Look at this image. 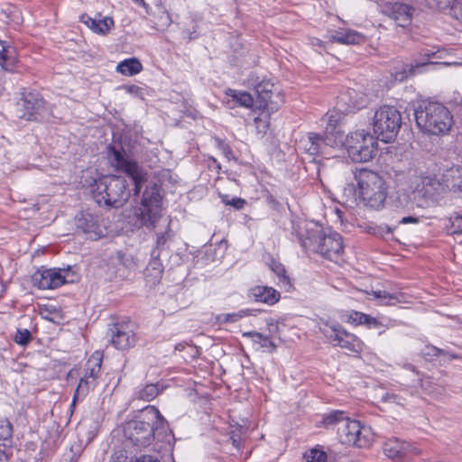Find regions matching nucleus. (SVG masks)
<instances>
[{"mask_svg": "<svg viewBox=\"0 0 462 462\" xmlns=\"http://www.w3.org/2000/svg\"><path fill=\"white\" fill-rule=\"evenodd\" d=\"M422 186L425 191L430 194H441L446 192L444 182L442 181V175H427L422 178Z\"/></svg>", "mask_w": 462, "mask_h": 462, "instance_id": "nucleus-27", "label": "nucleus"}, {"mask_svg": "<svg viewBox=\"0 0 462 462\" xmlns=\"http://www.w3.org/2000/svg\"><path fill=\"white\" fill-rule=\"evenodd\" d=\"M16 63L14 48L0 41V66L6 71H13Z\"/></svg>", "mask_w": 462, "mask_h": 462, "instance_id": "nucleus-24", "label": "nucleus"}, {"mask_svg": "<svg viewBox=\"0 0 462 462\" xmlns=\"http://www.w3.org/2000/svg\"><path fill=\"white\" fill-rule=\"evenodd\" d=\"M450 226H447L450 234H462V215L457 213L449 217Z\"/></svg>", "mask_w": 462, "mask_h": 462, "instance_id": "nucleus-39", "label": "nucleus"}, {"mask_svg": "<svg viewBox=\"0 0 462 462\" xmlns=\"http://www.w3.org/2000/svg\"><path fill=\"white\" fill-rule=\"evenodd\" d=\"M302 143L308 153L310 155H318L326 153V149L328 147V143H332L329 139H326V136L310 133L309 134L307 140L302 141Z\"/></svg>", "mask_w": 462, "mask_h": 462, "instance_id": "nucleus-19", "label": "nucleus"}, {"mask_svg": "<svg viewBox=\"0 0 462 462\" xmlns=\"http://www.w3.org/2000/svg\"><path fill=\"white\" fill-rule=\"evenodd\" d=\"M340 102L346 106L348 112L365 107L370 101L369 96L359 88H348L340 97Z\"/></svg>", "mask_w": 462, "mask_h": 462, "instance_id": "nucleus-17", "label": "nucleus"}, {"mask_svg": "<svg viewBox=\"0 0 462 462\" xmlns=\"http://www.w3.org/2000/svg\"><path fill=\"white\" fill-rule=\"evenodd\" d=\"M326 139H329L332 143H328V147H345L346 149L347 135L345 134L344 131L340 127L336 130H329L326 127Z\"/></svg>", "mask_w": 462, "mask_h": 462, "instance_id": "nucleus-31", "label": "nucleus"}, {"mask_svg": "<svg viewBox=\"0 0 462 462\" xmlns=\"http://www.w3.org/2000/svg\"><path fill=\"white\" fill-rule=\"evenodd\" d=\"M13 436V425L7 419L0 420V439L6 440Z\"/></svg>", "mask_w": 462, "mask_h": 462, "instance_id": "nucleus-41", "label": "nucleus"}, {"mask_svg": "<svg viewBox=\"0 0 462 462\" xmlns=\"http://www.w3.org/2000/svg\"><path fill=\"white\" fill-rule=\"evenodd\" d=\"M377 142L365 130H356L347 135L346 151L349 158L355 162H365L375 154Z\"/></svg>", "mask_w": 462, "mask_h": 462, "instance_id": "nucleus-7", "label": "nucleus"}, {"mask_svg": "<svg viewBox=\"0 0 462 462\" xmlns=\"http://www.w3.org/2000/svg\"><path fill=\"white\" fill-rule=\"evenodd\" d=\"M262 346L267 347L268 346H272L273 347H275L274 344L268 338V337H263L262 343H260Z\"/></svg>", "mask_w": 462, "mask_h": 462, "instance_id": "nucleus-59", "label": "nucleus"}, {"mask_svg": "<svg viewBox=\"0 0 462 462\" xmlns=\"http://www.w3.org/2000/svg\"><path fill=\"white\" fill-rule=\"evenodd\" d=\"M414 116L420 131L431 135L447 134L453 124V117L449 110L438 102L420 105L415 110Z\"/></svg>", "mask_w": 462, "mask_h": 462, "instance_id": "nucleus-4", "label": "nucleus"}, {"mask_svg": "<svg viewBox=\"0 0 462 462\" xmlns=\"http://www.w3.org/2000/svg\"><path fill=\"white\" fill-rule=\"evenodd\" d=\"M319 331L334 346H338L352 352H359L362 348L360 339L354 334L346 332L337 323L321 322L319 324Z\"/></svg>", "mask_w": 462, "mask_h": 462, "instance_id": "nucleus-11", "label": "nucleus"}, {"mask_svg": "<svg viewBox=\"0 0 462 462\" xmlns=\"http://www.w3.org/2000/svg\"><path fill=\"white\" fill-rule=\"evenodd\" d=\"M136 462H160L157 458H153L152 456H143Z\"/></svg>", "mask_w": 462, "mask_h": 462, "instance_id": "nucleus-58", "label": "nucleus"}, {"mask_svg": "<svg viewBox=\"0 0 462 462\" xmlns=\"http://www.w3.org/2000/svg\"><path fill=\"white\" fill-rule=\"evenodd\" d=\"M372 125L377 139L383 143L393 141L402 125L401 113L392 106H382L374 112Z\"/></svg>", "mask_w": 462, "mask_h": 462, "instance_id": "nucleus-6", "label": "nucleus"}, {"mask_svg": "<svg viewBox=\"0 0 462 462\" xmlns=\"http://www.w3.org/2000/svg\"><path fill=\"white\" fill-rule=\"evenodd\" d=\"M13 339L17 345L26 346L32 341V336L29 329L18 328Z\"/></svg>", "mask_w": 462, "mask_h": 462, "instance_id": "nucleus-37", "label": "nucleus"}, {"mask_svg": "<svg viewBox=\"0 0 462 462\" xmlns=\"http://www.w3.org/2000/svg\"><path fill=\"white\" fill-rule=\"evenodd\" d=\"M97 383L94 382V379H88L82 376L79 383L75 390L76 398H85L91 390H94Z\"/></svg>", "mask_w": 462, "mask_h": 462, "instance_id": "nucleus-35", "label": "nucleus"}, {"mask_svg": "<svg viewBox=\"0 0 462 462\" xmlns=\"http://www.w3.org/2000/svg\"><path fill=\"white\" fill-rule=\"evenodd\" d=\"M12 456V448L5 443H0V462H7Z\"/></svg>", "mask_w": 462, "mask_h": 462, "instance_id": "nucleus-48", "label": "nucleus"}, {"mask_svg": "<svg viewBox=\"0 0 462 462\" xmlns=\"http://www.w3.org/2000/svg\"><path fill=\"white\" fill-rule=\"evenodd\" d=\"M328 126L329 130H336L338 128V114L337 112H330L327 114Z\"/></svg>", "mask_w": 462, "mask_h": 462, "instance_id": "nucleus-47", "label": "nucleus"}, {"mask_svg": "<svg viewBox=\"0 0 462 462\" xmlns=\"http://www.w3.org/2000/svg\"><path fill=\"white\" fill-rule=\"evenodd\" d=\"M233 444L236 446L237 443V439L235 438V436H232Z\"/></svg>", "mask_w": 462, "mask_h": 462, "instance_id": "nucleus-64", "label": "nucleus"}, {"mask_svg": "<svg viewBox=\"0 0 462 462\" xmlns=\"http://www.w3.org/2000/svg\"><path fill=\"white\" fill-rule=\"evenodd\" d=\"M82 399H83V398H76V397H75V394H74V395H73V399H72V402H71V405H70L71 409H74V408H75V406H76L77 402H78L79 400H82Z\"/></svg>", "mask_w": 462, "mask_h": 462, "instance_id": "nucleus-61", "label": "nucleus"}, {"mask_svg": "<svg viewBox=\"0 0 462 462\" xmlns=\"http://www.w3.org/2000/svg\"><path fill=\"white\" fill-rule=\"evenodd\" d=\"M428 6L431 9L439 11L448 9L453 6L457 0H425Z\"/></svg>", "mask_w": 462, "mask_h": 462, "instance_id": "nucleus-40", "label": "nucleus"}, {"mask_svg": "<svg viewBox=\"0 0 462 462\" xmlns=\"http://www.w3.org/2000/svg\"><path fill=\"white\" fill-rule=\"evenodd\" d=\"M294 233L305 251L319 254L328 260H337L344 250L342 236L334 231L326 232L315 221H300Z\"/></svg>", "mask_w": 462, "mask_h": 462, "instance_id": "nucleus-2", "label": "nucleus"}, {"mask_svg": "<svg viewBox=\"0 0 462 462\" xmlns=\"http://www.w3.org/2000/svg\"><path fill=\"white\" fill-rule=\"evenodd\" d=\"M250 296L254 300L273 305L280 300V292L269 286H254L250 290Z\"/></svg>", "mask_w": 462, "mask_h": 462, "instance_id": "nucleus-21", "label": "nucleus"}, {"mask_svg": "<svg viewBox=\"0 0 462 462\" xmlns=\"http://www.w3.org/2000/svg\"><path fill=\"white\" fill-rule=\"evenodd\" d=\"M374 299L380 300L383 305H395L402 301L403 295L402 293H389L386 291H373L371 293Z\"/></svg>", "mask_w": 462, "mask_h": 462, "instance_id": "nucleus-32", "label": "nucleus"}, {"mask_svg": "<svg viewBox=\"0 0 462 462\" xmlns=\"http://www.w3.org/2000/svg\"><path fill=\"white\" fill-rule=\"evenodd\" d=\"M420 387L429 393H439V389L434 384L432 379L430 377L420 379Z\"/></svg>", "mask_w": 462, "mask_h": 462, "instance_id": "nucleus-46", "label": "nucleus"}, {"mask_svg": "<svg viewBox=\"0 0 462 462\" xmlns=\"http://www.w3.org/2000/svg\"><path fill=\"white\" fill-rule=\"evenodd\" d=\"M255 129L258 134H264L269 128V121L266 115H262L261 117L254 119Z\"/></svg>", "mask_w": 462, "mask_h": 462, "instance_id": "nucleus-43", "label": "nucleus"}, {"mask_svg": "<svg viewBox=\"0 0 462 462\" xmlns=\"http://www.w3.org/2000/svg\"><path fill=\"white\" fill-rule=\"evenodd\" d=\"M365 325H367L369 328H375L382 327V323L379 320H377L375 318L370 317L369 315H368L367 322H365Z\"/></svg>", "mask_w": 462, "mask_h": 462, "instance_id": "nucleus-54", "label": "nucleus"}, {"mask_svg": "<svg viewBox=\"0 0 462 462\" xmlns=\"http://www.w3.org/2000/svg\"><path fill=\"white\" fill-rule=\"evenodd\" d=\"M152 259L149 262L144 274L147 279L152 283L158 282L162 275L163 265L160 260L159 254L156 251H152Z\"/></svg>", "mask_w": 462, "mask_h": 462, "instance_id": "nucleus-25", "label": "nucleus"}, {"mask_svg": "<svg viewBox=\"0 0 462 462\" xmlns=\"http://www.w3.org/2000/svg\"><path fill=\"white\" fill-rule=\"evenodd\" d=\"M350 319L357 325L365 324L367 322L368 315L362 312L355 311L350 315Z\"/></svg>", "mask_w": 462, "mask_h": 462, "instance_id": "nucleus-50", "label": "nucleus"}, {"mask_svg": "<svg viewBox=\"0 0 462 462\" xmlns=\"http://www.w3.org/2000/svg\"><path fill=\"white\" fill-rule=\"evenodd\" d=\"M183 348H184V345L183 344H178L175 346V349L176 350H180V351H181Z\"/></svg>", "mask_w": 462, "mask_h": 462, "instance_id": "nucleus-62", "label": "nucleus"}, {"mask_svg": "<svg viewBox=\"0 0 462 462\" xmlns=\"http://www.w3.org/2000/svg\"><path fill=\"white\" fill-rule=\"evenodd\" d=\"M249 312L250 310H240L238 312H235V313H226V314H222L219 319L223 321V322H226V323H233V322H236L238 321L240 319L249 315Z\"/></svg>", "mask_w": 462, "mask_h": 462, "instance_id": "nucleus-42", "label": "nucleus"}, {"mask_svg": "<svg viewBox=\"0 0 462 462\" xmlns=\"http://www.w3.org/2000/svg\"><path fill=\"white\" fill-rule=\"evenodd\" d=\"M78 274L71 266L67 268L40 269L32 276V283L41 290H53L64 283L74 282Z\"/></svg>", "mask_w": 462, "mask_h": 462, "instance_id": "nucleus-9", "label": "nucleus"}, {"mask_svg": "<svg viewBox=\"0 0 462 462\" xmlns=\"http://www.w3.org/2000/svg\"><path fill=\"white\" fill-rule=\"evenodd\" d=\"M382 400L387 402H394L400 405H403V398L395 393H386L383 396Z\"/></svg>", "mask_w": 462, "mask_h": 462, "instance_id": "nucleus-51", "label": "nucleus"}, {"mask_svg": "<svg viewBox=\"0 0 462 462\" xmlns=\"http://www.w3.org/2000/svg\"><path fill=\"white\" fill-rule=\"evenodd\" d=\"M393 228L388 225H381L378 226V234L381 236H385L392 234Z\"/></svg>", "mask_w": 462, "mask_h": 462, "instance_id": "nucleus-55", "label": "nucleus"}, {"mask_svg": "<svg viewBox=\"0 0 462 462\" xmlns=\"http://www.w3.org/2000/svg\"><path fill=\"white\" fill-rule=\"evenodd\" d=\"M359 197L364 204L373 209H382L388 195L385 180L375 171L359 169L355 172Z\"/></svg>", "mask_w": 462, "mask_h": 462, "instance_id": "nucleus-5", "label": "nucleus"}, {"mask_svg": "<svg viewBox=\"0 0 462 462\" xmlns=\"http://www.w3.org/2000/svg\"><path fill=\"white\" fill-rule=\"evenodd\" d=\"M75 226L91 240H97L105 236L101 217L90 211H81L75 217Z\"/></svg>", "mask_w": 462, "mask_h": 462, "instance_id": "nucleus-14", "label": "nucleus"}, {"mask_svg": "<svg viewBox=\"0 0 462 462\" xmlns=\"http://www.w3.org/2000/svg\"><path fill=\"white\" fill-rule=\"evenodd\" d=\"M419 219L413 217H402L399 223L400 224H410V223H418Z\"/></svg>", "mask_w": 462, "mask_h": 462, "instance_id": "nucleus-56", "label": "nucleus"}, {"mask_svg": "<svg viewBox=\"0 0 462 462\" xmlns=\"http://www.w3.org/2000/svg\"><path fill=\"white\" fill-rule=\"evenodd\" d=\"M125 89L132 94V95H134V96H142L143 94V89L141 88H139L138 86H135V85H131V86H126L125 87Z\"/></svg>", "mask_w": 462, "mask_h": 462, "instance_id": "nucleus-53", "label": "nucleus"}, {"mask_svg": "<svg viewBox=\"0 0 462 462\" xmlns=\"http://www.w3.org/2000/svg\"><path fill=\"white\" fill-rule=\"evenodd\" d=\"M107 156L111 165L117 171L126 174L133 188H128L129 184L125 178L114 175L96 180L92 193L98 205L117 208L123 207L131 196L139 195L142 187L147 181L148 174L135 161L114 147L108 148Z\"/></svg>", "mask_w": 462, "mask_h": 462, "instance_id": "nucleus-1", "label": "nucleus"}, {"mask_svg": "<svg viewBox=\"0 0 462 462\" xmlns=\"http://www.w3.org/2000/svg\"><path fill=\"white\" fill-rule=\"evenodd\" d=\"M256 103L260 109L273 112L278 106L283 103V97L281 95L278 87L270 80H263L254 87Z\"/></svg>", "mask_w": 462, "mask_h": 462, "instance_id": "nucleus-13", "label": "nucleus"}, {"mask_svg": "<svg viewBox=\"0 0 462 462\" xmlns=\"http://www.w3.org/2000/svg\"><path fill=\"white\" fill-rule=\"evenodd\" d=\"M303 457L306 462H326L328 455L325 451L318 448H314L306 451Z\"/></svg>", "mask_w": 462, "mask_h": 462, "instance_id": "nucleus-36", "label": "nucleus"}, {"mask_svg": "<svg viewBox=\"0 0 462 462\" xmlns=\"http://www.w3.org/2000/svg\"><path fill=\"white\" fill-rule=\"evenodd\" d=\"M411 450L409 443L397 438L388 439L384 441L383 451L384 455L393 460L400 461L405 457Z\"/></svg>", "mask_w": 462, "mask_h": 462, "instance_id": "nucleus-18", "label": "nucleus"}, {"mask_svg": "<svg viewBox=\"0 0 462 462\" xmlns=\"http://www.w3.org/2000/svg\"><path fill=\"white\" fill-rule=\"evenodd\" d=\"M143 416L148 420H135L126 423L125 436L134 446L144 448L150 446L155 439L156 431L165 430L167 421L155 406H146Z\"/></svg>", "mask_w": 462, "mask_h": 462, "instance_id": "nucleus-3", "label": "nucleus"}, {"mask_svg": "<svg viewBox=\"0 0 462 462\" xmlns=\"http://www.w3.org/2000/svg\"><path fill=\"white\" fill-rule=\"evenodd\" d=\"M60 462H73V456L71 454L65 455Z\"/></svg>", "mask_w": 462, "mask_h": 462, "instance_id": "nucleus-60", "label": "nucleus"}, {"mask_svg": "<svg viewBox=\"0 0 462 462\" xmlns=\"http://www.w3.org/2000/svg\"><path fill=\"white\" fill-rule=\"evenodd\" d=\"M160 393L158 383H149L144 385L135 393V398L144 402H151Z\"/></svg>", "mask_w": 462, "mask_h": 462, "instance_id": "nucleus-33", "label": "nucleus"}, {"mask_svg": "<svg viewBox=\"0 0 462 462\" xmlns=\"http://www.w3.org/2000/svg\"><path fill=\"white\" fill-rule=\"evenodd\" d=\"M423 355L427 358L439 357L440 365H446L445 363L458 358L457 355L449 353L444 349L436 347L434 346H426L425 348L423 349Z\"/></svg>", "mask_w": 462, "mask_h": 462, "instance_id": "nucleus-29", "label": "nucleus"}, {"mask_svg": "<svg viewBox=\"0 0 462 462\" xmlns=\"http://www.w3.org/2000/svg\"><path fill=\"white\" fill-rule=\"evenodd\" d=\"M365 40L363 34L353 30H339L330 35V41L341 44H360Z\"/></svg>", "mask_w": 462, "mask_h": 462, "instance_id": "nucleus-23", "label": "nucleus"}, {"mask_svg": "<svg viewBox=\"0 0 462 462\" xmlns=\"http://www.w3.org/2000/svg\"><path fill=\"white\" fill-rule=\"evenodd\" d=\"M168 236L166 233L160 234L157 237L156 246L152 251H156V254H161V251L164 249V246L167 243Z\"/></svg>", "mask_w": 462, "mask_h": 462, "instance_id": "nucleus-49", "label": "nucleus"}, {"mask_svg": "<svg viewBox=\"0 0 462 462\" xmlns=\"http://www.w3.org/2000/svg\"><path fill=\"white\" fill-rule=\"evenodd\" d=\"M161 209L162 198L158 187H146L143 192L141 207L135 211L140 225L149 228L154 227L161 217Z\"/></svg>", "mask_w": 462, "mask_h": 462, "instance_id": "nucleus-8", "label": "nucleus"}, {"mask_svg": "<svg viewBox=\"0 0 462 462\" xmlns=\"http://www.w3.org/2000/svg\"><path fill=\"white\" fill-rule=\"evenodd\" d=\"M80 21L90 28L94 32L106 34L114 26V21L111 17H104L103 19L91 18L88 14H83Z\"/></svg>", "mask_w": 462, "mask_h": 462, "instance_id": "nucleus-22", "label": "nucleus"}, {"mask_svg": "<svg viewBox=\"0 0 462 462\" xmlns=\"http://www.w3.org/2000/svg\"><path fill=\"white\" fill-rule=\"evenodd\" d=\"M220 148H221L223 153L225 154V156L229 159V156L232 153V151L229 148V146L226 144H224V143H220Z\"/></svg>", "mask_w": 462, "mask_h": 462, "instance_id": "nucleus-57", "label": "nucleus"}, {"mask_svg": "<svg viewBox=\"0 0 462 462\" xmlns=\"http://www.w3.org/2000/svg\"><path fill=\"white\" fill-rule=\"evenodd\" d=\"M383 13L397 26L405 28L411 23L413 9L405 4L389 3L383 6Z\"/></svg>", "mask_w": 462, "mask_h": 462, "instance_id": "nucleus-16", "label": "nucleus"}, {"mask_svg": "<svg viewBox=\"0 0 462 462\" xmlns=\"http://www.w3.org/2000/svg\"><path fill=\"white\" fill-rule=\"evenodd\" d=\"M420 56L422 57V62L418 63L417 64L418 67L426 65V64L437 63V61H434L432 60L440 59L441 52L439 50L433 51L431 49L425 48L420 51Z\"/></svg>", "mask_w": 462, "mask_h": 462, "instance_id": "nucleus-38", "label": "nucleus"}, {"mask_svg": "<svg viewBox=\"0 0 462 462\" xmlns=\"http://www.w3.org/2000/svg\"><path fill=\"white\" fill-rule=\"evenodd\" d=\"M226 95L232 97V100L236 102L241 106L251 107L254 104L252 96L247 92H240L228 88L226 90Z\"/></svg>", "mask_w": 462, "mask_h": 462, "instance_id": "nucleus-34", "label": "nucleus"}, {"mask_svg": "<svg viewBox=\"0 0 462 462\" xmlns=\"http://www.w3.org/2000/svg\"><path fill=\"white\" fill-rule=\"evenodd\" d=\"M102 365V355L99 352H95L87 361L85 365V374L83 376L88 379H94L97 383L100 375Z\"/></svg>", "mask_w": 462, "mask_h": 462, "instance_id": "nucleus-26", "label": "nucleus"}, {"mask_svg": "<svg viewBox=\"0 0 462 462\" xmlns=\"http://www.w3.org/2000/svg\"><path fill=\"white\" fill-rule=\"evenodd\" d=\"M273 271L277 274L280 282L283 283L284 285H291L290 279L286 274L285 268L282 264H274L273 266Z\"/></svg>", "mask_w": 462, "mask_h": 462, "instance_id": "nucleus-44", "label": "nucleus"}, {"mask_svg": "<svg viewBox=\"0 0 462 462\" xmlns=\"http://www.w3.org/2000/svg\"><path fill=\"white\" fill-rule=\"evenodd\" d=\"M222 202L226 206H232L236 209L243 208L245 205V200L240 198H232L229 199L228 195L222 196Z\"/></svg>", "mask_w": 462, "mask_h": 462, "instance_id": "nucleus-45", "label": "nucleus"}, {"mask_svg": "<svg viewBox=\"0 0 462 462\" xmlns=\"http://www.w3.org/2000/svg\"><path fill=\"white\" fill-rule=\"evenodd\" d=\"M134 2L139 4V5H145L144 0H134Z\"/></svg>", "mask_w": 462, "mask_h": 462, "instance_id": "nucleus-63", "label": "nucleus"}, {"mask_svg": "<svg viewBox=\"0 0 462 462\" xmlns=\"http://www.w3.org/2000/svg\"><path fill=\"white\" fill-rule=\"evenodd\" d=\"M243 336L251 337L253 339V341L258 342V343H262V341L264 337V336L263 334H261L259 332H254V331L245 332V333H244Z\"/></svg>", "mask_w": 462, "mask_h": 462, "instance_id": "nucleus-52", "label": "nucleus"}, {"mask_svg": "<svg viewBox=\"0 0 462 462\" xmlns=\"http://www.w3.org/2000/svg\"><path fill=\"white\" fill-rule=\"evenodd\" d=\"M442 181L446 191H462V168L454 166L447 169L442 173Z\"/></svg>", "mask_w": 462, "mask_h": 462, "instance_id": "nucleus-20", "label": "nucleus"}, {"mask_svg": "<svg viewBox=\"0 0 462 462\" xmlns=\"http://www.w3.org/2000/svg\"><path fill=\"white\" fill-rule=\"evenodd\" d=\"M18 116L27 121H42L48 119L51 110L48 104L37 92L23 94L17 103Z\"/></svg>", "mask_w": 462, "mask_h": 462, "instance_id": "nucleus-10", "label": "nucleus"}, {"mask_svg": "<svg viewBox=\"0 0 462 462\" xmlns=\"http://www.w3.org/2000/svg\"><path fill=\"white\" fill-rule=\"evenodd\" d=\"M110 341L119 350H126L136 343L134 326L130 323H116L110 328Z\"/></svg>", "mask_w": 462, "mask_h": 462, "instance_id": "nucleus-15", "label": "nucleus"}, {"mask_svg": "<svg viewBox=\"0 0 462 462\" xmlns=\"http://www.w3.org/2000/svg\"><path fill=\"white\" fill-rule=\"evenodd\" d=\"M354 438L356 439L351 442L350 446L356 448H368L374 440V434L369 427L360 424V430L354 431Z\"/></svg>", "mask_w": 462, "mask_h": 462, "instance_id": "nucleus-28", "label": "nucleus"}, {"mask_svg": "<svg viewBox=\"0 0 462 462\" xmlns=\"http://www.w3.org/2000/svg\"><path fill=\"white\" fill-rule=\"evenodd\" d=\"M326 425L336 427L338 440L344 445H351V442L356 440L354 438V431L360 430V422L356 420H350L340 411H335L324 418Z\"/></svg>", "mask_w": 462, "mask_h": 462, "instance_id": "nucleus-12", "label": "nucleus"}, {"mask_svg": "<svg viewBox=\"0 0 462 462\" xmlns=\"http://www.w3.org/2000/svg\"><path fill=\"white\" fill-rule=\"evenodd\" d=\"M143 69L142 63L135 58L126 59L119 62L116 66V71L125 76H134Z\"/></svg>", "mask_w": 462, "mask_h": 462, "instance_id": "nucleus-30", "label": "nucleus"}]
</instances>
